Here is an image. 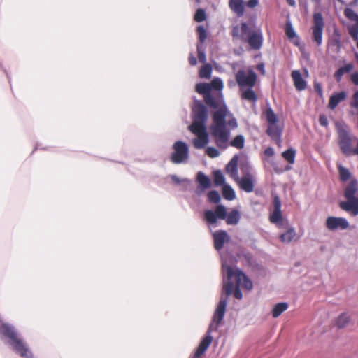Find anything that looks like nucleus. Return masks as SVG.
Listing matches in <instances>:
<instances>
[{"label": "nucleus", "mask_w": 358, "mask_h": 358, "mask_svg": "<svg viewBox=\"0 0 358 358\" xmlns=\"http://www.w3.org/2000/svg\"><path fill=\"white\" fill-rule=\"evenodd\" d=\"M223 272L229 280L234 278L236 286L233 285L232 293L234 296L241 300L243 298V294L241 288L245 290L250 291L253 288V284L250 278L239 268H234L230 266L223 264ZM230 282V281H228Z\"/></svg>", "instance_id": "nucleus-2"}, {"label": "nucleus", "mask_w": 358, "mask_h": 358, "mask_svg": "<svg viewBox=\"0 0 358 358\" xmlns=\"http://www.w3.org/2000/svg\"><path fill=\"white\" fill-rule=\"evenodd\" d=\"M349 227V223L343 217H328L326 220V227L331 231L337 229H346Z\"/></svg>", "instance_id": "nucleus-14"}, {"label": "nucleus", "mask_w": 358, "mask_h": 358, "mask_svg": "<svg viewBox=\"0 0 358 358\" xmlns=\"http://www.w3.org/2000/svg\"><path fill=\"white\" fill-rule=\"evenodd\" d=\"M226 172L234 180H238V157L234 156L226 166Z\"/></svg>", "instance_id": "nucleus-21"}, {"label": "nucleus", "mask_w": 358, "mask_h": 358, "mask_svg": "<svg viewBox=\"0 0 358 358\" xmlns=\"http://www.w3.org/2000/svg\"><path fill=\"white\" fill-rule=\"evenodd\" d=\"M287 3L290 5V6H294L295 4V2L294 0H287Z\"/></svg>", "instance_id": "nucleus-58"}, {"label": "nucleus", "mask_w": 358, "mask_h": 358, "mask_svg": "<svg viewBox=\"0 0 358 358\" xmlns=\"http://www.w3.org/2000/svg\"><path fill=\"white\" fill-rule=\"evenodd\" d=\"M236 80L240 90L245 87H252L255 85L257 75L250 69L248 71L240 69L236 75Z\"/></svg>", "instance_id": "nucleus-10"}, {"label": "nucleus", "mask_w": 358, "mask_h": 358, "mask_svg": "<svg viewBox=\"0 0 358 358\" xmlns=\"http://www.w3.org/2000/svg\"><path fill=\"white\" fill-rule=\"evenodd\" d=\"M319 122L320 125L323 127H327L328 125V120L327 117L324 115H320L319 117Z\"/></svg>", "instance_id": "nucleus-52"}, {"label": "nucleus", "mask_w": 358, "mask_h": 358, "mask_svg": "<svg viewBox=\"0 0 358 358\" xmlns=\"http://www.w3.org/2000/svg\"><path fill=\"white\" fill-rule=\"evenodd\" d=\"M208 198L210 202L217 203L220 201V195L218 192L215 190L210 191L208 193Z\"/></svg>", "instance_id": "nucleus-43"}, {"label": "nucleus", "mask_w": 358, "mask_h": 358, "mask_svg": "<svg viewBox=\"0 0 358 358\" xmlns=\"http://www.w3.org/2000/svg\"><path fill=\"white\" fill-rule=\"evenodd\" d=\"M324 27V22L322 15L320 13H316L313 16V25L310 28L311 38L317 46L322 43V36Z\"/></svg>", "instance_id": "nucleus-8"}, {"label": "nucleus", "mask_w": 358, "mask_h": 358, "mask_svg": "<svg viewBox=\"0 0 358 358\" xmlns=\"http://www.w3.org/2000/svg\"><path fill=\"white\" fill-rule=\"evenodd\" d=\"M257 4L258 0H249L246 3L247 6L250 8H254L257 6Z\"/></svg>", "instance_id": "nucleus-55"}, {"label": "nucleus", "mask_w": 358, "mask_h": 358, "mask_svg": "<svg viewBox=\"0 0 358 358\" xmlns=\"http://www.w3.org/2000/svg\"><path fill=\"white\" fill-rule=\"evenodd\" d=\"M213 330V324H210L205 337L202 339L195 353L194 358H199L204 352L207 350L210 345L213 341V337L210 336V333Z\"/></svg>", "instance_id": "nucleus-16"}, {"label": "nucleus", "mask_w": 358, "mask_h": 358, "mask_svg": "<svg viewBox=\"0 0 358 358\" xmlns=\"http://www.w3.org/2000/svg\"><path fill=\"white\" fill-rule=\"evenodd\" d=\"M353 358H356V357H353Z\"/></svg>", "instance_id": "nucleus-64"}, {"label": "nucleus", "mask_w": 358, "mask_h": 358, "mask_svg": "<svg viewBox=\"0 0 358 358\" xmlns=\"http://www.w3.org/2000/svg\"><path fill=\"white\" fill-rule=\"evenodd\" d=\"M349 321L348 315L346 313H343L336 319V325L338 328H343L348 324Z\"/></svg>", "instance_id": "nucleus-38"}, {"label": "nucleus", "mask_w": 358, "mask_h": 358, "mask_svg": "<svg viewBox=\"0 0 358 358\" xmlns=\"http://www.w3.org/2000/svg\"><path fill=\"white\" fill-rule=\"evenodd\" d=\"M196 180H197L199 186L202 189H208L209 187H210V185H211L210 180L203 172L199 171L197 173Z\"/></svg>", "instance_id": "nucleus-29"}, {"label": "nucleus", "mask_w": 358, "mask_h": 358, "mask_svg": "<svg viewBox=\"0 0 358 358\" xmlns=\"http://www.w3.org/2000/svg\"><path fill=\"white\" fill-rule=\"evenodd\" d=\"M314 90L317 92V94L320 96L322 97L323 92H322V87L320 83H314Z\"/></svg>", "instance_id": "nucleus-50"}, {"label": "nucleus", "mask_w": 358, "mask_h": 358, "mask_svg": "<svg viewBox=\"0 0 358 358\" xmlns=\"http://www.w3.org/2000/svg\"><path fill=\"white\" fill-rule=\"evenodd\" d=\"M357 191V181H350L344 190V196L346 201L339 203V207L342 210L350 213L354 216L358 215V197L355 196Z\"/></svg>", "instance_id": "nucleus-5"}, {"label": "nucleus", "mask_w": 358, "mask_h": 358, "mask_svg": "<svg viewBox=\"0 0 358 358\" xmlns=\"http://www.w3.org/2000/svg\"><path fill=\"white\" fill-rule=\"evenodd\" d=\"M0 334L10 341V345L13 350L19 353L21 357L24 358L33 357L30 350L24 343L23 341L18 337L17 334L13 327L4 324L0 327Z\"/></svg>", "instance_id": "nucleus-4"}, {"label": "nucleus", "mask_w": 358, "mask_h": 358, "mask_svg": "<svg viewBox=\"0 0 358 358\" xmlns=\"http://www.w3.org/2000/svg\"><path fill=\"white\" fill-rule=\"evenodd\" d=\"M233 282H227L224 285L223 291L225 293V296L222 295L219 303L214 313L213 321L210 324H213V330L217 331L218 326L222 322L227 305V298L232 294Z\"/></svg>", "instance_id": "nucleus-6"}, {"label": "nucleus", "mask_w": 358, "mask_h": 358, "mask_svg": "<svg viewBox=\"0 0 358 358\" xmlns=\"http://www.w3.org/2000/svg\"><path fill=\"white\" fill-rule=\"evenodd\" d=\"M345 98H346V93L345 92H341L333 94L332 96H331V97L329 99L328 107L330 109L334 110L338 106V104L341 101L345 100Z\"/></svg>", "instance_id": "nucleus-27"}, {"label": "nucleus", "mask_w": 358, "mask_h": 358, "mask_svg": "<svg viewBox=\"0 0 358 358\" xmlns=\"http://www.w3.org/2000/svg\"><path fill=\"white\" fill-rule=\"evenodd\" d=\"M227 125L231 128V129H235L237 127L238 124H237V122H236V120L234 118V117H231L230 120H228L227 122Z\"/></svg>", "instance_id": "nucleus-53"}, {"label": "nucleus", "mask_w": 358, "mask_h": 358, "mask_svg": "<svg viewBox=\"0 0 358 358\" xmlns=\"http://www.w3.org/2000/svg\"><path fill=\"white\" fill-rule=\"evenodd\" d=\"M222 195L227 200L231 201L235 199V192L229 185H224L222 187Z\"/></svg>", "instance_id": "nucleus-32"}, {"label": "nucleus", "mask_w": 358, "mask_h": 358, "mask_svg": "<svg viewBox=\"0 0 358 358\" xmlns=\"http://www.w3.org/2000/svg\"><path fill=\"white\" fill-rule=\"evenodd\" d=\"M204 101L210 108L217 109L213 114L211 134L219 148H226L229 138V130L226 128L225 118L228 110L224 103L223 97L220 92L210 93L205 96Z\"/></svg>", "instance_id": "nucleus-1"}, {"label": "nucleus", "mask_w": 358, "mask_h": 358, "mask_svg": "<svg viewBox=\"0 0 358 358\" xmlns=\"http://www.w3.org/2000/svg\"><path fill=\"white\" fill-rule=\"evenodd\" d=\"M282 128L277 123L268 124L266 134L273 140L280 141Z\"/></svg>", "instance_id": "nucleus-22"}, {"label": "nucleus", "mask_w": 358, "mask_h": 358, "mask_svg": "<svg viewBox=\"0 0 358 358\" xmlns=\"http://www.w3.org/2000/svg\"><path fill=\"white\" fill-rule=\"evenodd\" d=\"M196 91L199 94H203L204 99L205 96L210 94V86L206 83H198L196 85Z\"/></svg>", "instance_id": "nucleus-34"}, {"label": "nucleus", "mask_w": 358, "mask_h": 358, "mask_svg": "<svg viewBox=\"0 0 358 358\" xmlns=\"http://www.w3.org/2000/svg\"><path fill=\"white\" fill-rule=\"evenodd\" d=\"M352 99V102L350 103L351 106L358 108V91L354 93Z\"/></svg>", "instance_id": "nucleus-51"}, {"label": "nucleus", "mask_w": 358, "mask_h": 358, "mask_svg": "<svg viewBox=\"0 0 358 358\" xmlns=\"http://www.w3.org/2000/svg\"><path fill=\"white\" fill-rule=\"evenodd\" d=\"M296 236V232L294 228H289L285 233H282L280 236V240L282 243H289Z\"/></svg>", "instance_id": "nucleus-30"}, {"label": "nucleus", "mask_w": 358, "mask_h": 358, "mask_svg": "<svg viewBox=\"0 0 358 358\" xmlns=\"http://www.w3.org/2000/svg\"><path fill=\"white\" fill-rule=\"evenodd\" d=\"M173 152L171 160L174 164H180L187 159L189 157V148L187 145L180 141L175 142L173 145Z\"/></svg>", "instance_id": "nucleus-11"}, {"label": "nucleus", "mask_w": 358, "mask_h": 358, "mask_svg": "<svg viewBox=\"0 0 358 358\" xmlns=\"http://www.w3.org/2000/svg\"><path fill=\"white\" fill-rule=\"evenodd\" d=\"M265 115L268 124L277 123L278 121L277 115L275 114L271 108H266Z\"/></svg>", "instance_id": "nucleus-36"}, {"label": "nucleus", "mask_w": 358, "mask_h": 358, "mask_svg": "<svg viewBox=\"0 0 358 358\" xmlns=\"http://www.w3.org/2000/svg\"><path fill=\"white\" fill-rule=\"evenodd\" d=\"M245 139L241 135L236 136L230 143L232 147L238 149H242L244 147Z\"/></svg>", "instance_id": "nucleus-37"}, {"label": "nucleus", "mask_w": 358, "mask_h": 358, "mask_svg": "<svg viewBox=\"0 0 358 358\" xmlns=\"http://www.w3.org/2000/svg\"><path fill=\"white\" fill-rule=\"evenodd\" d=\"M197 52H198V58L201 63L203 64L201 67H212L210 64L206 63V55L204 52V50L201 45H197Z\"/></svg>", "instance_id": "nucleus-35"}, {"label": "nucleus", "mask_w": 358, "mask_h": 358, "mask_svg": "<svg viewBox=\"0 0 358 358\" xmlns=\"http://www.w3.org/2000/svg\"><path fill=\"white\" fill-rule=\"evenodd\" d=\"M349 33L353 38H357L358 35V24H355L349 29Z\"/></svg>", "instance_id": "nucleus-49"}, {"label": "nucleus", "mask_w": 358, "mask_h": 358, "mask_svg": "<svg viewBox=\"0 0 358 358\" xmlns=\"http://www.w3.org/2000/svg\"><path fill=\"white\" fill-rule=\"evenodd\" d=\"M206 153L208 157L211 158L217 157L220 155V152L216 148L213 147L207 148L206 150Z\"/></svg>", "instance_id": "nucleus-46"}, {"label": "nucleus", "mask_w": 358, "mask_h": 358, "mask_svg": "<svg viewBox=\"0 0 358 358\" xmlns=\"http://www.w3.org/2000/svg\"><path fill=\"white\" fill-rule=\"evenodd\" d=\"M248 30V26L246 23L243 22L240 26L237 25L233 27L231 31V36L233 38L245 39V35Z\"/></svg>", "instance_id": "nucleus-23"}, {"label": "nucleus", "mask_w": 358, "mask_h": 358, "mask_svg": "<svg viewBox=\"0 0 358 358\" xmlns=\"http://www.w3.org/2000/svg\"><path fill=\"white\" fill-rule=\"evenodd\" d=\"M260 69V70L262 71V73H264V69L261 68V69Z\"/></svg>", "instance_id": "nucleus-63"}, {"label": "nucleus", "mask_w": 358, "mask_h": 358, "mask_svg": "<svg viewBox=\"0 0 358 358\" xmlns=\"http://www.w3.org/2000/svg\"><path fill=\"white\" fill-rule=\"evenodd\" d=\"M351 80L355 85H358V73H354L351 75Z\"/></svg>", "instance_id": "nucleus-56"}, {"label": "nucleus", "mask_w": 358, "mask_h": 358, "mask_svg": "<svg viewBox=\"0 0 358 358\" xmlns=\"http://www.w3.org/2000/svg\"><path fill=\"white\" fill-rule=\"evenodd\" d=\"M191 132L196 135L197 138L193 141L194 148L201 149L204 148L208 143V135L206 132V127L199 128L189 127Z\"/></svg>", "instance_id": "nucleus-13"}, {"label": "nucleus", "mask_w": 358, "mask_h": 358, "mask_svg": "<svg viewBox=\"0 0 358 358\" xmlns=\"http://www.w3.org/2000/svg\"><path fill=\"white\" fill-rule=\"evenodd\" d=\"M209 85L210 86V90L213 88L218 91L221 90L223 87L222 82L220 79H214Z\"/></svg>", "instance_id": "nucleus-45"}, {"label": "nucleus", "mask_w": 358, "mask_h": 358, "mask_svg": "<svg viewBox=\"0 0 358 358\" xmlns=\"http://www.w3.org/2000/svg\"><path fill=\"white\" fill-rule=\"evenodd\" d=\"M206 19L205 10L202 8H199L195 13L194 20L196 22H201Z\"/></svg>", "instance_id": "nucleus-44"}, {"label": "nucleus", "mask_w": 358, "mask_h": 358, "mask_svg": "<svg viewBox=\"0 0 358 358\" xmlns=\"http://www.w3.org/2000/svg\"><path fill=\"white\" fill-rule=\"evenodd\" d=\"M235 181L238 182L241 189L246 192H252L254 189V180L250 174L243 176L241 179L238 178V180Z\"/></svg>", "instance_id": "nucleus-19"}, {"label": "nucleus", "mask_w": 358, "mask_h": 358, "mask_svg": "<svg viewBox=\"0 0 358 358\" xmlns=\"http://www.w3.org/2000/svg\"><path fill=\"white\" fill-rule=\"evenodd\" d=\"M229 6L231 10L238 16L241 17L244 14L243 0H229Z\"/></svg>", "instance_id": "nucleus-24"}, {"label": "nucleus", "mask_w": 358, "mask_h": 358, "mask_svg": "<svg viewBox=\"0 0 358 358\" xmlns=\"http://www.w3.org/2000/svg\"><path fill=\"white\" fill-rule=\"evenodd\" d=\"M285 34H286L287 37L290 41H292V42L295 45H299V38L296 35V34L292 27V22L289 20L287 21V22L285 24Z\"/></svg>", "instance_id": "nucleus-25"}, {"label": "nucleus", "mask_w": 358, "mask_h": 358, "mask_svg": "<svg viewBox=\"0 0 358 358\" xmlns=\"http://www.w3.org/2000/svg\"><path fill=\"white\" fill-rule=\"evenodd\" d=\"M341 36L340 33L335 30L333 33V36L329 41V45L334 48V50L338 52H339L341 47Z\"/></svg>", "instance_id": "nucleus-28"}, {"label": "nucleus", "mask_w": 358, "mask_h": 358, "mask_svg": "<svg viewBox=\"0 0 358 358\" xmlns=\"http://www.w3.org/2000/svg\"><path fill=\"white\" fill-rule=\"evenodd\" d=\"M273 211L270 213L269 220L275 224L278 227L283 225L282 214L281 212V201L278 196L275 195L273 199Z\"/></svg>", "instance_id": "nucleus-12"}, {"label": "nucleus", "mask_w": 358, "mask_h": 358, "mask_svg": "<svg viewBox=\"0 0 358 358\" xmlns=\"http://www.w3.org/2000/svg\"><path fill=\"white\" fill-rule=\"evenodd\" d=\"M288 308L287 303H279L275 305L272 310V315L273 317H279L284 311Z\"/></svg>", "instance_id": "nucleus-31"}, {"label": "nucleus", "mask_w": 358, "mask_h": 358, "mask_svg": "<svg viewBox=\"0 0 358 358\" xmlns=\"http://www.w3.org/2000/svg\"><path fill=\"white\" fill-rule=\"evenodd\" d=\"M264 154L267 157H272L274 155L275 151L273 148L268 147L267 148L265 149Z\"/></svg>", "instance_id": "nucleus-54"}, {"label": "nucleus", "mask_w": 358, "mask_h": 358, "mask_svg": "<svg viewBox=\"0 0 358 358\" xmlns=\"http://www.w3.org/2000/svg\"><path fill=\"white\" fill-rule=\"evenodd\" d=\"M189 64L192 66H194L196 64V59L193 55H190L189 57Z\"/></svg>", "instance_id": "nucleus-57"}, {"label": "nucleus", "mask_w": 358, "mask_h": 358, "mask_svg": "<svg viewBox=\"0 0 358 358\" xmlns=\"http://www.w3.org/2000/svg\"><path fill=\"white\" fill-rule=\"evenodd\" d=\"M304 73H305L306 77H307L308 76V71H306V69H304Z\"/></svg>", "instance_id": "nucleus-62"}, {"label": "nucleus", "mask_w": 358, "mask_h": 358, "mask_svg": "<svg viewBox=\"0 0 358 358\" xmlns=\"http://www.w3.org/2000/svg\"><path fill=\"white\" fill-rule=\"evenodd\" d=\"M193 122L189 127H206L205 124L208 118L206 106L200 101H196L192 108Z\"/></svg>", "instance_id": "nucleus-9"}, {"label": "nucleus", "mask_w": 358, "mask_h": 358, "mask_svg": "<svg viewBox=\"0 0 358 358\" xmlns=\"http://www.w3.org/2000/svg\"><path fill=\"white\" fill-rule=\"evenodd\" d=\"M291 76L294 85L298 91L304 90L307 87V83L299 70L292 71Z\"/></svg>", "instance_id": "nucleus-20"}, {"label": "nucleus", "mask_w": 358, "mask_h": 358, "mask_svg": "<svg viewBox=\"0 0 358 358\" xmlns=\"http://www.w3.org/2000/svg\"><path fill=\"white\" fill-rule=\"evenodd\" d=\"M344 67L349 68V67H352V66L349 64L345 65Z\"/></svg>", "instance_id": "nucleus-61"}, {"label": "nucleus", "mask_w": 358, "mask_h": 358, "mask_svg": "<svg viewBox=\"0 0 358 358\" xmlns=\"http://www.w3.org/2000/svg\"><path fill=\"white\" fill-rule=\"evenodd\" d=\"M241 218L240 213L238 210H232L227 214L226 208L223 205L216 206L215 210H206L204 212V219L207 223L214 224L217 219L225 220L229 225H236L238 223Z\"/></svg>", "instance_id": "nucleus-3"}, {"label": "nucleus", "mask_w": 358, "mask_h": 358, "mask_svg": "<svg viewBox=\"0 0 358 358\" xmlns=\"http://www.w3.org/2000/svg\"><path fill=\"white\" fill-rule=\"evenodd\" d=\"M213 177H214V183L215 185H225V179L224 177L220 170L215 171L213 172Z\"/></svg>", "instance_id": "nucleus-39"}, {"label": "nucleus", "mask_w": 358, "mask_h": 358, "mask_svg": "<svg viewBox=\"0 0 358 358\" xmlns=\"http://www.w3.org/2000/svg\"><path fill=\"white\" fill-rule=\"evenodd\" d=\"M172 179L173 181H175L176 182L178 183L179 182V180L178 178L176 176H172Z\"/></svg>", "instance_id": "nucleus-59"}, {"label": "nucleus", "mask_w": 358, "mask_h": 358, "mask_svg": "<svg viewBox=\"0 0 358 358\" xmlns=\"http://www.w3.org/2000/svg\"><path fill=\"white\" fill-rule=\"evenodd\" d=\"M262 41L263 37L260 30L249 33L247 42L251 48L254 50H259L262 45Z\"/></svg>", "instance_id": "nucleus-17"}, {"label": "nucleus", "mask_w": 358, "mask_h": 358, "mask_svg": "<svg viewBox=\"0 0 358 358\" xmlns=\"http://www.w3.org/2000/svg\"><path fill=\"white\" fill-rule=\"evenodd\" d=\"M240 90L241 97L242 99L247 100L250 102H256L258 99V96L252 87H245Z\"/></svg>", "instance_id": "nucleus-26"}, {"label": "nucleus", "mask_w": 358, "mask_h": 358, "mask_svg": "<svg viewBox=\"0 0 358 358\" xmlns=\"http://www.w3.org/2000/svg\"><path fill=\"white\" fill-rule=\"evenodd\" d=\"M256 67H258V68H260V67H264V64L261 63V64H259L256 66Z\"/></svg>", "instance_id": "nucleus-60"}, {"label": "nucleus", "mask_w": 358, "mask_h": 358, "mask_svg": "<svg viewBox=\"0 0 358 358\" xmlns=\"http://www.w3.org/2000/svg\"><path fill=\"white\" fill-rule=\"evenodd\" d=\"M196 32L199 36V44H202L205 42L207 38V32L203 26L200 25L196 28Z\"/></svg>", "instance_id": "nucleus-40"}, {"label": "nucleus", "mask_w": 358, "mask_h": 358, "mask_svg": "<svg viewBox=\"0 0 358 358\" xmlns=\"http://www.w3.org/2000/svg\"><path fill=\"white\" fill-rule=\"evenodd\" d=\"M233 282H227L224 285L223 291L225 293V296L222 295L219 303L214 313L213 321L210 324H213V330L217 331L218 326L222 322L227 305V298L232 294Z\"/></svg>", "instance_id": "nucleus-7"}, {"label": "nucleus", "mask_w": 358, "mask_h": 358, "mask_svg": "<svg viewBox=\"0 0 358 358\" xmlns=\"http://www.w3.org/2000/svg\"><path fill=\"white\" fill-rule=\"evenodd\" d=\"M213 330V324H210L205 337L202 339L195 353L194 358H199L204 352L207 350L210 345L213 341V337L210 336V333Z\"/></svg>", "instance_id": "nucleus-15"}, {"label": "nucleus", "mask_w": 358, "mask_h": 358, "mask_svg": "<svg viewBox=\"0 0 358 358\" xmlns=\"http://www.w3.org/2000/svg\"><path fill=\"white\" fill-rule=\"evenodd\" d=\"M282 157L289 164H293L295 162L296 151L289 148L282 153Z\"/></svg>", "instance_id": "nucleus-33"}, {"label": "nucleus", "mask_w": 358, "mask_h": 358, "mask_svg": "<svg viewBox=\"0 0 358 358\" xmlns=\"http://www.w3.org/2000/svg\"><path fill=\"white\" fill-rule=\"evenodd\" d=\"M212 69H200L199 76L203 78H209L211 76Z\"/></svg>", "instance_id": "nucleus-48"}, {"label": "nucleus", "mask_w": 358, "mask_h": 358, "mask_svg": "<svg viewBox=\"0 0 358 358\" xmlns=\"http://www.w3.org/2000/svg\"><path fill=\"white\" fill-rule=\"evenodd\" d=\"M345 16L350 20L355 22L358 24V15L351 8H347L344 10Z\"/></svg>", "instance_id": "nucleus-41"}, {"label": "nucleus", "mask_w": 358, "mask_h": 358, "mask_svg": "<svg viewBox=\"0 0 358 358\" xmlns=\"http://www.w3.org/2000/svg\"><path fill=\"white\" fill-rule=\"evenodd\" d=\"M214 247L217 250H221L226 241L229 240L227 233L224 230H218L213 233Z\"/></svg>", "instance_id": "nucleus-18"}, {"label": "nucleus", "mask_w": 358, "mask_h": 358, "mask_svg": "<svg viewBox=\"0 0 358 358\" xmlns=\"http://www.w3.org/2000/svg\"><path fill=\"white\" fill-rule=\"evenodd\" d=\"M338 172H339V176L340 179L342 181H347L350 178V173L349 170L345 167H343L342 166H338Z\"/></svg>", "instance_id": "nucleus-42"}, {"label": "nucleus", "mask_w": 358, "mask_h": 358, "mask_svg": "<svg viewBox=\"0 0 358 358\" xmlns=\"http://www.w3.org/2000/svg\"><path fill=\"white\" fill-rule=\"evenodd\" d=\"M352 69H338L336 72L334 73V77L336 80L339 82L342 78V76L345 73L349 72Z\"/></svg>", "instance_id": "nucleus-47"}]
</instances>
